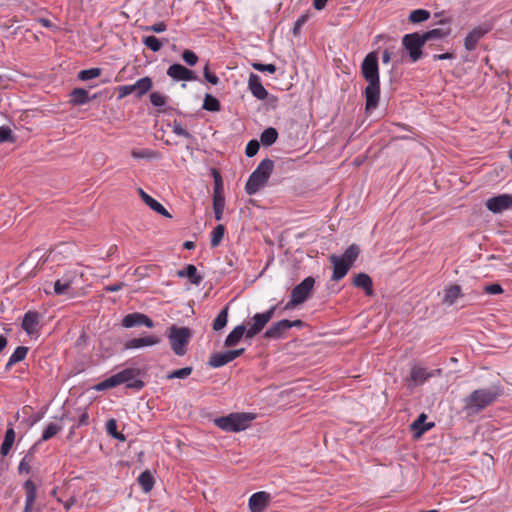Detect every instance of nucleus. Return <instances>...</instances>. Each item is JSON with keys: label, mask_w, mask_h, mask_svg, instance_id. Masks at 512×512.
I'll list each match as a JSON object with an SVG mask.
<instances>
[{"label": "nucleus", "mask_w": 512, "mask_h": 512, "mask_svg": "<svg viewBox=\"0 0 512 512\" xmlns=\"http://www.w3.org/2000/svg\"><path fill=\"white\" fill-rule=\"evenodd\" d=\"M361 74L368 83L364 91L366 98L365 109L367 112H370L376 109L380 99V76L377 52L373 51L365 56L361 64Z\"/></svg>", "instance_id": "obj_1"}, {"label": "nucleus", "mask_w": 512, "mask_h": 512, "mask_svg": "<svg viewBox=\"0 0 512 512\" xmlns=\"http://www.w3.org/2000/svg\"><path fill=\"white\" fill-rule=\"evenodd\" d=\"M143 374L144 373L139 368H125L98 383L95 389L97 391H104L125 384L128 389L140 391L145 386L142 380Z\"/></svg>", "instance_id": "obj_2"}, {"label": "nucleus", "mask_w": 512, "mask_h": 512, "mask_svg": "<svg viewBox=\"0 0 512 512\" xmlns=\"http://www.w3.org/2000/svg\"><path fill=\"white\" fill-rule=\"evenodd\" d=\"M498 392L493 388H480L464 398L463 410L468 416L476 415L496 401Z\"/></svg>", "instance_id": "obj_3"}, {"label": "nucleus", "mask_w": 512, "mask_h": 512, "mask_svg": "<svg viewBox=\"0 0 512 512\" xmlns=\"http://www.w3.org/2000/svg\"><path fill=\"white\" fill-rule=\"evenodd\" d=\"M274 168V162L270 158L263 159L249 176L245 191L248 195H254L268 182Z\"/></svg>", "instance_id": "obj_4"}, {"label": "nucleus", "mask_w": 512, "mask_h": 512, "mask_svg": "<svg viewBox=\"0 0 512 512\" xmlns=\"http://www.w3.org/2000/svg\"><path fill=\"white\" fill-rule=\"evenodd\" d=\"M255 415L252 413H230L214 420L215 425L225 432H240L247 429Z\"/></svg>", "instance_id": "obj_5"}, {"label": "nucleus", "mask_w": 512, "mask_h": 512, "mask_svg": "<svg viewBox=\"0 0 512 512\" xmlns=\"http://www.w3.org/2000/svg\"><path fill=\"white\" fill-rule=\"evenodd\" d=\"M191 336V330L188 327H178L176 325L169 327L167 337L169 339L171 349L177 356H183L186 354V346L188 345Z\"/></svg>", "instance_id": "obj_6"}, {"label": "nucleus", "mask_w": 512, "mask_h": 512, "mask_svg": "<svg viewBox=\"0 0 512 512\" xmlns=\"http://www.w3.org/2000/svg\"><path fill=\"white\" fill-rule=\"evenodd\" d=\"M402 45L408 52L411 62H417L422 57V48L425 42L420 33L405 34L402 38Z\"/></svg>", "instance_id": "obj_7"}, {"label": "nucleus", "mask_w": 512, "mask_h": 512, "mask_svg": "<svg viewBox=\"0 0 512 512\" xmlns=\"http://www.w3.org/2000/svg\"><path fill=\"white\" fill-rule=\"evenodd\" d=\"M303 321L300 319L288 320L282 319L273 323L264 333V337L268 339H282L292 327H302Z\"/></svg>", "instance_id": "obj_8"}, {"label": "nucleus", "mask_w": 512, "mask_h": 512, "mask_svg": "<svg viewBox=\"0 0 512 512\" xmlns=\"http://www.w3.org/2000/svg\"><path fill=\"white\" fill-rule=\"evenodd\" d=\"M278 305L271 306L267 311L263 313H256L252 317V324L247 328L246 338L252 339L259 334L267 323L273 318Z\"/></svg>", "instance_id": "obj_9"}, {"label": "nucleus", "mask_w": 512, "mask_h": 512, "mask_svg": "<svg viewBox=\"0 0 512 512\" xmlns=\"http://www.w3.org/2000/svg\"><path fill=\"white\" fill-rule=\"evenodd\" d=\"M315 279L312 276H308L297 284L291 291V297L294 298V303H304L309 294L313 290Z\"/></svg>", "instance_id": "obj_10"}, {"label": "nucleus", "mask_w": 512, "mask_h": 512, "mask_svg": "<svg viewBox=\"0 0 512 512\" xmlns=\"http://www.w3.org/2000/svg\"><path fill=\"white\" fill-rule=\"evenodd\" d=\"M41 314L35 310L27 311L22 319L21 327L29 336L38 334L40 330Z\"/></svg>", "instance_id": "obj_11"}, {"label": "nucleus", "mask_w": 512, "mask_h": 512, "mask_svg": "<svg viewBox=\"0 0 512 512\" xmlns=\"http://www.w3.org/2000/svg\"><path fill=\"white\" fill-rule=\"evenodd\" d=\"M486 207L493 213H501L512 208V195L500 194L489 198L486 201Z\"/></svg>", "instance_id": "obj_12"}, {"label": "nucleus", "mask_w": 512, "mask_h": 512, "mask_svg": "<svg viewBox=\"0 0 512 512\" xmlns=\"http://www.w3.org/2000/svg\"><path fill=\"white\" fill-rule=\"evenodd\" d=\"M166 73L175 81H195L198 79L194 71L178 63L170 65Z\"/></svg>", "instance_id": "obj_13"}, {"label": "nucleus", "mask_w": 512, "mask_h": 512, "mask_svg": "<svg viewBox=\"0 0 512 512\" xmlns=\"http://www.w3.org/2000/svg\"><path fill=\"white\" fill-rule=\"evenodd\" d=\"M122 326L125 328L145 326L147 328H153L154 322L145 314L134 312L127 314L122 319Z\"/></svg>", "instance_id": "obj_14"}, {"label": "nucleus", "mask_w": 512, "mask_h": 512, "mask_svg": "<svg viewBox=\"0 0 512 512\" xmlns=\"http://www.w3.org/2000/svg\"><path fill=\"white\" fill-rule=\"evenodd\" d=\"M441 374V369H434L432 371H428L427 368L425 367L413 366L410 372V380L413 381L415 385H421L427 379L435 376H440Z\"/></svg>", "instance_id": "obj_15"}, {"label": "nucleus", "mask_w": 512, "mask_h": 512, "mask_svg": "<svg viewBox=\"0 0 512 512\" xmlns=\"http://www.w3.org/2000/svg\"><path fill=\"white\" fill-rule=\"evenodd\" d=\"M271 496L269 493L265 491H259L252 494L248 501V506L251 512H263L269 501Z\"/></svg>", "instance_id": "obj_16"}, {"label": "nucleus", "mask_w": 512, "mask_h": 512, "mask_svg": "<svg viewBox=\"0 0 512 512\" xmlns=\"http://www.w3.org/2000/svg\"><path fill=\"white\" fill-rule=\"evenodd\" d=\"M329 261L333 264L332 279L335 281L343 279L351 268L349 263L334 254L329 257Z\"/></svg>", "instance_id": "obj_17"}, {"label": "nucleus", "mask_w": 512, "mask_h": 512, "mask_svg": "<svg viewBox=\"0 0 512 512\" xmlns=\"http://www.w3.org/2000/svg\"><path fill=\"white\" fill-rule=\"evenodd\" d=\"M248 89L251 94L258 100H264L268 96V91L261 82L259 75L251 73L248 79Z\"/></svg>", "instance_id": "obj_18"}, {"label": "nucleus", "mask_w": 512, "mask_h": 512, "mask_svg": "<svg viewBox=\"0 0 512 512\" xmlns=\"http://www.w3.org/2000/svg\"><path fill=\"white\" fill-rule=\"evenodd\" d=\"M160 343V338L154 335L132 338L124 344L125 350L140 349L143 347L154 346Z\"/></svg>", "instance_id": "obj_19"}, {"label": "nucleus", "mask_w": 512, "mask_h": 512, "mask_svg": "<svg viewBox=\"0 0 512 512\" xmlns=\"http://www.w3.org/2000/svg\"><path fill=\"white\" fill-rule=\"evenodd\" d=\"M97 98V94L89 95L84 88H74L69 94V103L73 106L85 105Z\"/></svg>", "instance_id": "obj_20"}, {"label": "nucleus", "mask_w": 512, "mask_h": 512, "mask_svg": "<svg viewBox=\"0 0 512 512\" xmlns=\"http://www.w3.org/2000/svg\"><path fill=\"white\" fill-rule=\"evenodd\" d=\"M24 488L26 491V497L22 512H32L37 497V487L31 479H28L24 483Z\"/></svg>", "instance_id": "obj_21"}, {"label": "nucleus", "mask_w": 512, "mask_h": 512, "mask_svg": "<svg viewBox=\"0 0 512 512\" xmlns=\"http://www.w3.org/2000/svg\"><path fill=\"white\" fill-rule=\"evenodd\" d=\"M427 415L425 413H421L415 421L410 425L411 430L414 432L416 437H420L425 432L429 431L434 427L433 422L426 423Z\"/></svg>", "instance_id": "obj_22"}, {"label": "nucleus", "mask_w": 512, "mask_h": 512, "mask_svg": "<svg viewBox=\"0 0 512 512\" xmlns=\"http://www.w3.org/2000/svg\"><path fill=\"white\" fill-rule=\"evenodd\" d=\"M486 34V30L481 27H476L472 31H470L464 39L465 49L468 51H473L476 49V46L479 40Z\"/></svg>", "instance_id": "obj_23"}, {"label": "nucleus", "mask_w": 512, "mask_h": 512, "mask_svg": "<svg viewBox=\"0 0 512 512\" xmlns=\"http://www.w3.org/2000/svg\"><path fill=\"white\" fill-rule=\"evenodd\" d=\"M247 327L244 324H239L227 335L224 345L226 347H234L236 346L242 337L246 336Z\"/></svg>", "instance_id": "obj_24"}, {"label": "nucleus", "mask_w": 512, "mask_h": 512, "mask_svg": "<svg viewBox=\"0 0 512 512\" xmlns=\"http://www.w3.org/2000/svg\"><path fill=\"white\" fill-rule=\"evenodd\" d=\"M353 284L356 287L362 288L367 296L373 295V282L368 274H357L353 280Z\"/></svg>", "instance_id": "obj_25"}, {"label": "nucleus", "mask_w": 512, "mask_h": 512, "mask_svg": "<svg viewBox=\"0 0 512 512\" xmlns=\"http://www.w3.org/2000/svg\"><path fill=\"white\" fill-rule=\"evenodd\" d=\"M15 437H16L15 430H14L12 424H9L6 429L5 435H4V440L0 447L1 456L5 457L9 454V452L14 444Z\"/></svg>", "instance_id": "obj_26"}, {"label": "nucleus", "mask_w": 512, "mask_h": 512, "mask_svg": "<svg viewBox=\"0 0 512 512\" xmlns=\"http://www.w3.org/2000/svg\"><path fill=\"white\" fill-rule=\"evenodd\" d=\"M177 275L182 278L183 277L189 278L190 282L197 286L200 285V283L203 280V277L200 274H198L197 268L193 264L186 265V267L184 269L179 270L177 272Z\"/></svg>", "instance_id": "obj_27"}, {"label": "nucleus", "mask_w": 512, "mask_h": 512, "mask_svg": "<svg viewBox=\"0 0 512 512\" xmlns=\"http://www.w3.org/2000/svg\"><path fill=\"white\" fill-rule=\"evenodd\" d=\"M460 296H462L461 287L459 285H451L444 290L442 302L445 305L452 306Z\"/></svg>", "instance_id": "obj_28"}, {"label": "nucleus", "mask_w": 512, "mask_h": 512, "mask_svg": "<svg viewBox=\"0 0 512 512\" xmlns=\"http://www.w3.org/2000/svg\"><path fill=\"white\" fill-rule=\"evenodd\" d=\"M153 86L152 79L148 76L138 79L134 84V92L136 97L141 98L145 95Z\"/></svg>", "instance_id": "obj_29"}, {"label": "nucleus", "mask_w": 512, "mask_h": 512, "mask_svg": "<svg viewBox=\"0 0 512 512\" xmlns=\"http://www.w3.org/2000/svg\"><path fill=\"white\" fill-rule=\"evenodd\" d=\"M28 353V347L26 346H18L10 358L8 359V362L5 365V370L8 371L12 368L13 365H15L18 362L23 361Z\"/></svg>", "instance_id": "obj_30"}, {"label": "nucleus", "mask_w": 512, "mask_h": 512, "mask_svg": "<svg viewBox=\"0 0 512 512\" xmlns=\"http://www.w3.org/2000/svg\"><path fill=\"white\" fill-rule=\"evenodd\" d=\"M450 33H451L450 28H446V29L435 28V29H431V30H428V31L422 33L421 36H422L424 42L426 43L427 41H430V40L443 39V38L447 37L448 35H450Z\"/></svg>", "instance_id": "obj_31"}, {"label": "nucleus", "mask_w": 512, "mask_h": 512, "mask_svg": "<svg viewBox=\"0 0 512 512\" xmlns=\"http://www.w3.org/2000/svg\"><path fill=\"white\" fill-rule=\"evenodd\" d=\"M139 485L145 493L150 492L154 487V477L149 470L143 471L137 479Z\"/></svg>", "instance_id": "obj_32"}, {"label": "nucleus", "mask_w": 512, "mask_h": 512, "mask_svg": "<svg viewBox=\"0 0 512 512\" xmlns=\"http://www.w3.org/2000/svg\"><path fill=\"white\" fill-rule=\"evenodd\" d=\"M278 138V132L273 127L266 128L260 135V141L264 146H271L276 142Z\"/></svg>", "instance_id": "obj_33"}, {"label": "nucleus", "mask_w": 512, "mask_h": 512, "mask_svg": "<svg viewBox=\"0 0 512 512\" xmlns=\"http://www.w3.org/2000/svg\"><path fill=\"white\" fill-rule=\"evenodd\" d=\"M202 108L210 112H218L221 110L220 101L213 95L206 93Z\"/></svg>", "instance_id": "obj_34"}, {"label": "nucleus", "mask_w": 512, "mask_h": 512, "mask_svg": "<svg viewBox=\"0 0 512 512\" xmlns=\"http://www.w3.org/2000/svg\"><path fill=\"white\" fill-rule=\"evenodd\" d=\"M72 279L70 277H63L62 279H58L54 283V294L55 295H64L67 293L69 288L72 285Z\"/></svg>", "instance_id": "obj_35"}, {"label": "nucleus", "mask_w": 512, "mask_h": 512, "mask_svg": "<svg viewBox=\"0 0 512 512\" xmlns=\"http://www.w3.org/2000/svg\"><path fill=\"white\" fill-rule=\"evenodd\" d=\"M359 254V246L356 244H351L340 257L352 266V264L357 260Z\"/></svg>", "instance_id": "obj_36"}, {"label": "nucleus", "mask_w": 512, "mask_h": 512, "mask_svg": "<svg viewBox=\"0 0 512 512\" xmlns=\"http://www.w3.org/2000/svg\"><path fill=\"white\" fill-rule=\"evenodd\" d=\"M228 310H229V307L225 306L219 312L217 317L214 319V321H213V329L215 331H219V330L223 329L226 326V324L228 322Z\"/></svg>", "instance_id": "obj_37"}, {"label": "nucleus", "mask_w": 512, "mask_h": 512, "mask_svg": "<svg viewBox=\"0 0 512 512\" xmlns=\"http://www.w3.org/2000/svg\"><path fill=\"white\" fill-rule=\"evenodd\" d=\"M131 156L134 159L153 160L159 158V153L157 151L145 148L140 150H133L131 152Z\"/></svg>", "instance_id": "obj_38"}, {"label": "nucleus", "mask_w": 512, "mask_h": 512, "mask_svg": "<svg viewBox=\"0 0 512 512\" xmlns=\"http://www.w3.org/2000/svg\"><path fill=\"white\" fill-rule=\"evenodd\" d=\"M62 430V426L57 423H49L46 428L44 429L41 439L39 442H44L52 437H54L56 434H58Z\"/></svg>", "instance_id": "obj_39"}, {"label": "nucleus", "mask_w": 512, "mask_h": 512, "mask_svg": "<svg viewBox=\"0 0 512 512\" xmlns=\"http://www.w3.org/2000/svg\"><path fill=\"white\" fill-rule=\"evenodd\" d=\"M430 12L425 9H415L409 14V21L412 23H422L429 19Z\"/></svg>", "instance_id": "obj_40"}, {"label": "nucleus", "mask_w": 512, "mask_h": 512, "mask_svg": "<svg viewBox=\"0 0 512 512\" xmlns=\"http://www.w3.org/2000/svg\"><path fill=\"white\" fill-rule=\"evenodd\" d=\"M225 228L222 224L217 225L211 232L210 245L212 248L218 247L223 239Z\"/></svg>", "instance_id": "obj_41"}, {"label": "nucleus", "mask_w": 512, "mask_h": 512, "mask_svg": "<svg viewBox=\"0 0 512 512\" xmlns=\"http://www.w3.org/2000/svg\"><path fill=\"white\" fill-rule=\"evenodd\" d=\"M142 43L153 52H158L162 48V42L155 36H144Z\"/></svg>", "instance_id": "obj_42"}, {"label": "nucleus", "mask_w": 512, "mask_h": 512, "mask_svg": "<svg viewBox=\"0 0 512 512\" xmlns=\"http://www.w3.org/2000/svg\"><path fill=\"white\" fill-rule=\"evenodd\" d=\"M224 208L225 197H213V210L215 219L217 221H220L222 219Z\"/></svg>", "instance_id": "obj_43"}, {"label": "nucleus", "mask_w": 512, "mask_h": 512, "mask_svg": "<svg viewBox=\"0 0 512 512\" xmlns=\"http://www.w3.org/2000/svg\"><path fill=\"white\" fill-rule=\"evenodd\" d=\"M101 72L102 69L98 67L81 70L78 73V79H80L81 81H88L99 77L101 75Z\"/></svg>", "instance_id": "obj_44"}, {"label": "nucleus", "mask_w": 512, "mask_h": 512, "mask_svg": "<svg viewBox=\"0 0 512 512\" xmlns=\"http://www.w3.org/2000/svg\"><path fill=\"white\" fill-rule=\"evenodd\" d=\"M213 178H214L213 197H225L222 178L218 171L213 170Z\"/></svg>", "instance_id": "obj_45"}, {"label": "nucleus", "mask_w": 512, "mask_h": 512, "mask_svg": "<svg viewBox=\"0 0 512 512\" xmlns=\"http://www.w3.org/2000/svg\"><path fill=\"white\" fill-rule=\"evenodd\" d=\"M17 141V137L14 135L13 131L8 126L0 127V144L4 142L15 143Z\"/></svg>", "instance_id": "obj_46"}, {"label": "nucleus", "mask_w": 512, "mask_h": 512, "mask_svg": "<svg viewBox=\"0 0 512 512\" xmlns=\"http://www.w3.org/2000/svg\"><path fill=\"white\" fill-rule=\"evenodd\" d=\"M226 364L227 362L223 353H213L208 360V365L212 368H220Z\"/></svg>", "instance_id": "obj_47"}, {"label": "nucleus", "mask_w": 512, "mask_h": 512, "mask_svg": "<svg viewBox=\"0 0 512 512\" xmlns=\"http://www.w3.org/2000/svg\"><path fill=\"white\" fill-rule=\"evenodd\" d=\"M139 194L142 198V200L145 202L147 206H149L153 211H156L157 209H160L161 203L158 202L156 199L148 195L143 189H139Z\"/></svg>", "instance_id": "obj_48"}, {"label": "nucleus", "mask_w": 512, "mask_h": 512, "mask_svg": "<svg viewBox=\"0 0 512 512\" xmlns=\"http://www.w3.org/2000/svg\"><path fill=\"white\" fill-rule=\"evenodd\" d=\"M192 371H193L192 367H184V368H181V369L174 370V371L170 372L166 376V378L167 379H174V378L185 379V378H187L188 376L191 375Z\"/></svg>", "instance_id": "obj_49"}, {"label": "nucleus", "mask_w": 512, "mask_h": 512, "mask_svg": "<svg viewBox=\"0 0 512 512\" xmlns=\"http://www.w3.org/2000/svg\"><path fill=\"white\" fill-rule=\"evenodd\" d=\"M106 431L109 435H111L113 438L125 441V436L121 435V437H118V431H117V422L115 419L111 418L106 422Z\"/></svg>", "instance_id": "obj_50"}, {"label": "nucleus", "mask_w": 512, "mask_h": 512, "mask_svg": "<svg viewBox=\"0 0 512 512\" xmlns=\"http://www.w3.org/2000/svg\"><path fill=\"white\" fill-rule=\"evenodd\" d=\"M150 102L154 107H163L166 105V96L159 92H152L150 94Z\"/></svg>", "instance_id": "obj_51"}, {"label": "nucleus", "mask_w": 512, "mask_h": 512, "mask_svg": "<svg viewBox=\"0 0 512 512\" xmlns=\"http://www.w3.org/2000/svg\"><path fill=\"white\" fill-rule=\"evenodd\" d=\"M182 59L189 66H195L199 60L196 53L188 49L183 51Z\"/></svg>", "instance_id": "obj_52"}, {"label": "nucleus", "mask_w": 512, "mask_h": 512, "mask_svg": "<svg viewBox=\"0 0 512 512\" xmlns=\"http://www.w3.org/2000/svg\"><path fill=\"white\" fill-rule=\"evenodd\" d=\"M172 132L177 136H181L187 139L192 138L191 133L187 129H185L180 122L177 121H174L172 125Z\"/></svg>", "instance_id": "obj_53"}, {"label": "nucleus", "mask_w": 512, "mask_h": 512, "mask_svg": "<svg viewBox=\"0 0 512 512\" xmlns=\"http://www.w3.org/2000/svg\"><path fill=\"white\" fill-rule=\"evenodd\" d=\"M309 19V14L308 13H305V14H302L294 23L293 25V28H292V33L294 36H298L300 35V31H301V28L302 26L308 21Z\"/></svg>", "instance_id": "obj_54"}, {"label": "nucleus", "mask_w": 512, "mask_h": 512, "mask_svg": "<svg viewBox=\"0 0 512 512\" xmlns=\"http://www.w3.org/2000/svg\"><path fill=\"white\" fill-rule=\"evenodd\" d=\"M141 29L143 31H151V32H154V33H162L164 31H166L167 25H166L165 22L160 21V22H157V23H155L153 25L141 26Z\"/></svg>", "instance_id": "obj_55"}, {"label": "nucleus", "mask_w": 512, "mask_h": 512, "mask_svg": "<svg viewBox=\"0 0 512 512\" xmlns=\"http://www.w3.org/2000/svg\"><path fill=\"white\" fill-rule=\"evenodd\" d=\"M260 144L257 140H250L245 148V154L247 157H253L259 151Z\"/></svg>", "instance_id": "obj_56"}, {"label": "nucleus", "mask_w": 512, "mask_h": 512, "mask_svg": "<svg viewBox=\"0 0 512 512\" xmlns=\"http://www.w3.org/2000/svg\"><path fill=\"white\" fill-rule=\"evenodd\" d=\"M253 69L260 71V72H268L270 74H273L276 72V66L272 63L270 64H262L258 62L252 63Z\"/></svg>", "instance_id": "obj_57"}, {"label": "nucleus", "mask_w": 512, "mask_h": 512, "mask_svg": "<svg viewBox=\"0 0 512 512\" xmlns=\"http://www.w3.org/2000/svg\"><path fill=\"white\" fill-rule=\"evenodd\" d=\"M203 75H204L205 80L212 85H217L220 81L219 77L215 73H212L210 71L208 64H206L203 69Z\"/></svg>", "instance_id": "obj_58"}, {"label": "nucleus", "mask_w": 512, "mask_h": 512, "mask_svg": "<svg viewBox=\"0 0 512 512\" xmlns=\"http://www.w3.org/2000/svg\"><path fill=\"white\" fill-rule=\"evenodd\" d=\"M484 292L490 295H497L503 293V288L498 283H493L490 285H486L484 287Z\"/></svg>", "instance_id": "obj_59"}, {"label": "nucleus", "mask_w": 512, "mask_h": 512, "mask_svg": "<svg viewBox=\"0 0 512 512\" xmlns=\"http://www.w3.org/2000/svg\"><path fill=\"white\" fill-rule=\"evenodd\" d=\"M118 91H119V94H118V99H123L124 97L132 94V93H135L134 92V88H133V84L132 85H123V86H119L118 87Z\"/></svg>", "instance_id": "obj_60"}, {"label": "nucleus", "mask_w": 512, "mask_h": 512, "mask_svg": "<svg viewBox=\"0 0 512 512\" xmlns=\"http://www.w3.org/2000/svg\"><path fill=\"white\" fill-rule=\"evenodd\" d=\"M30 471H31V466L29 464L28 456L26 455L22 458V460L20 461V463L18 465V472L20 474H22V473L28 474V473H30Z\"/></svg>", "instance_id": "obj_61"}, {"label": "nucleus", "mask_w": 512, "mask_h": 512, "mask_svg": "<svg viewBox=\"0 0 512 512\" xmlns=\"http://www.w3.org/2000/svg\"><path fill=\"white\" fill-rule=\"evenodd\" d=\"M89 424V415L86 412V410H83L81 415L79 416L78 424L77 426H87Z\"/></svg>", "instance_id": "obj_62"}, {"label": "nucleus", "mask_w": 512, "mask_h": 512, "mask_svg": "<svg viewBox=\"0 0 512 512\" xmlns=\"http://www.w3.org/2000/svg\"><path fill=\"white\" fill-rule=\"evenodd\" d=\"M124 286H125V284L123 282H119V283H115L113 285L106 286L105 290L107 292H117V291L121 290Z\"/></svg>", "instance_id": "obj_63"}, {"label": "nucleus", "mask_w": 512, "mask_h": 512, "mask_svg": "<svg viewBox=\"0 0 512 512\" xmlns=\"http://www.w3.org/2000/svg\"><path fill=\"white\" fill-rule=\"evenodd\" d=\"M454 58V55L452 53H443V54H435L433 55V59L434 60H448V59H453Z\"/></svg>", "instance_id": "obj_64"}]
</instances>
